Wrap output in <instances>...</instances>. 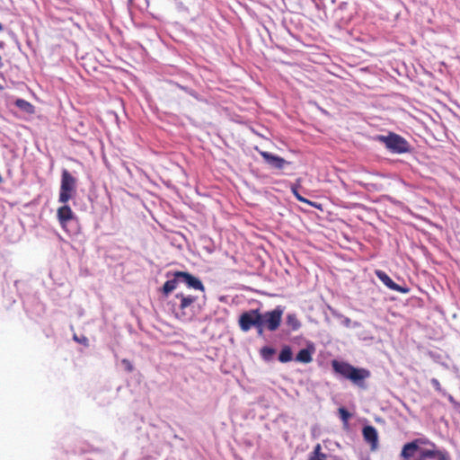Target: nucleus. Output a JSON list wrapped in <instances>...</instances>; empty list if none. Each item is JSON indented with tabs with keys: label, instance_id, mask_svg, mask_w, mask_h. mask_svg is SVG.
Here are the masks:
<instances>
[{
	"label": "nucleus",
	"instance_id": "obj_1",
	"mask_svg": "<svg viewBox=\"0 0 460 460\" xmlns=\"http://www.w3.org/2000/svg\"><path fill=\"white\" fill-rule=\"evenodd\" d=\"M332 367L335 374L350 380L353 384L363 386V382L370 376V372L365 368H357L352 365L333 359Z\"/></svg>",
	"mask_w": 460,
	"mask_h": 460
},
{
	"label": "nucleus",
	"instance_id": "obj_2",
	"mask_svg": "<svg viewBox=\"0 0 460 460\" xmlns=\"http://www.w3.org/2000/svg\"><path fill=\"white\" fill-rule=\"evenodd\" d=\"M175 297L180 300V304L173 310L175 317L181 321H190L194 315L193 308L198 297L183 293H178Z\"/></svg>",
	"mask_w": 460,
	"mask_h": 460
},
{
	"label": "nucleus",
	"instance_id": "obj_3",
	"mask_svg": "<svg viewBox=\"0 0 460 460\" xmlns=\"http://www.w3.org/2000/svg\"><path fill=\"white\" fill-rule=\"evenodd\" d=\"M77 180L66 169L61 173L58 202L66 204L76 194Z\"/></svg>",
	"mask_w": 460,
	"mask_h": 460
},
{
	"label": "nucleus",
	"instance_id": "obj_4",
	"mask_svg": "<svg viewBox=\"0 0 460 460\" xmlns=\"http://www.w3.org/2000/svg\"><path fill=\"white\" fill-rule=\"evenodd\" d=\"M238 323L243 332H248L255 327L258 333L262 334V314L259 309L243 312L239 317Z\"/></svg>",
	"mask_w": 460,
	"mask_h": 460
},
{
	"label": "nucleus",
	"instance_id": "obj_5",
	"mask_svg": "<svg viewBox=\"0 0 460 460\" xmlns=\"http://www.w3.org/2000/svg\"><path fill=\"white\" fill-rule=\"evenodd\" d=\"M377 138L392 153L403 154L410 151L409 143L402 137L395 133L391 132L387 136H378Z\"/></svg>",
	"mask_w": 460,
	"mask_h": 460
},
{
	"label": "nucleus",
	"instance_id": "obj_6",
	"mask_svg": "<svg viewBox=\"0 0 460 460\" xmlns=\"http://www.w3.org/2000/svg\"><path fill=\"white\" fill-rule=\"evenodd\" d=\"M282 314L283 309L280 306L262 314V330L267 328L270 332L276 331L281 323Z\"/></svg>",
	"mask_w": 460,
	"mask_h": 460
},
{
	"label": "nucleus",
	"instance_id": "obj_7",
	"mask_svg": "<svg viewBox=\"0 0 460 460\" xmlns=\"http://www.w3.org/2000/svg\"><path fill=\"white\" fill-rule=\"evenodd\" d=\"M170 275L171 272H167L166 276L169 277ZM172 275L173 277L180 278V281L186 283L189 288L200 290L202 292L205 291V287L201 280L187 271L177 270L172 272Z\"/></svg>",
	"mask_w": 460,
	"mask_h": 460
},
{
	"label": "nucleus",
	"instance_id": "obj_8",
	"mask_svg": "<svg viewBox=\"0 0 460 460\" xmlns=\"http://www.w3.org/2000/svg\"><path fill=\"white\" fill-rule=\"evenodd\" d=\"M260 155L263 158L265 163L270 165L271 168L281 170L286 165L290 164V162L285 160L284 158L269 153L267 151L258 150Z\"/></svg>",
	"mask_w": 460,
	"mask_h": 460
},
{
	"label": "nucleus",
	"instance_id": "obj_9",
	"mask_svg": "<svg viewBox=\"0 0 460 460\" xmlns=\"http://www.w3.org/2000/svg\"><path fill=\"white\" fill-rule=\"evenodd\" d=\"M376 277L385 285L388 288L394 291H397L402 294H407L410 291L409 288H403L396 284L385 271L377 270H376Z\"/></svg>",
	"mask_w": 460,
	"mask_h": 460
},
{
	"label": "nucleus",
	"instance_id": "obj_10",
	"mask_svg": "<svg viewBox=\"0 0 460 460\" xmlns=\"http://www.w3.org/2000/svg\"><path fill=\"white\" fill-rule=\"evenodd\" d=\"M307 460H341L337 456L328 455L323 452L322 445L317 443L308 454Z\"/></svg>",
	"mask_w": 460,
	"mask_h": 460
},
{
	"label": "nucleus",
	"instance_id": "obj_11",
	"mask_svg": "<svg viewBox=\"0 0 460 460\" xmlns=\"http://www.w3.org/2000/svg\"><path fill=\"white\" fill-rule=\"evenodd\" d=\"M57 217L60 226L63 228H65L67 222L73 219L74 212L72 211L71 208L66 203L64 204V206L58 208Z\"/></svg>",
	"mask_w": 460,
	"mask_h": 460
},
{
	"label": "nucleus",
	"instance_id": "obj_12",
	"mask_svg": "<svg viewBox=\"0 0 460 460\" xmlns=\"http://www.w3.org/2000/svg\"><path fill=\"white\" fill-rule=\"evenodd\" d=\"M364 439L371 444L372 449H376L378 443V435L376 429L373 426H366L362 430Z\"/></svg>",
	"mask_w": 460,
	"mask_h": 460
},
{
	"label": "nucleus",
	"instance_id": "obj_13",
	"mask_svg": "<svg viewBox=\"0 0 460 460\" xmlns=\"http://www.w3.org/2000/svg\"><path fill=\"white\" fill-rule=\"evenodd\" d=\"M14 104L26 114L32 115L35 113V106L26 100L16 99Z\"/></svg>",
	"mask_w": 460,
	"mask_h": 460
},
{
	"label": "nucleus",
	"instance_id": "obj_14",
	"mask_svg": "<svg viewBox=\"0 0 460 460\" xmlns=\"http://www.w3.org/2000/svg\"><path fill=\"white\" fill-rule=\"evenodd\" d=\"M314 349H302L296 357V360L301 363H310L313 360Z\"/></svg>",
	"mask_w": 460,
	"mask_h": 460
},
{
	"label": "nucleus",
	"instance_id": "obj_15",
	"mask_svg": "<svg viewBox=\"0 0 460 460\" xmlns=\"http://www.w3.org/2000/svg\"><path fill=\"white\" fill-rule=\"evenodd\" d=\"M180 281V278L173 277L172 279H169L165 281L162 288L163 294L167 296L170 293H172L174 289H176L178 283Z\"/></svg>",
	"mask_w": 460,
	"mask_h": 460
},
{
	"label": "nucleus",
	"instance_id": "obj_16",
	"mask_svg": "<svg viewBox=\"0 0 460 460\" xmlns=\"http://www.w3.org/2000/svg\"><path fill=\"white\" fill-rule=\"evenodd\" d=\"M418 450L419 449L417 447V445L413 441H411L403 446L402 450L401 452V456L405 459H409L411 456H413L414 453Z\"/></svg>",
	"mask_w": 460,
	"mask_h": 460
},
{
	"label": "nucleus",
	"instance_id": "obj_17",
	"mask_svg": "<svg viewBox=\"0 0 460 460\" xmlns=\"http://www.w3.org/2000/svg\"><path fill=\"white\" fill-rule=\"evenodd\" d=\"M300 180H297V182H299ZM300 187V183H297V184H293L291 186V191L292 193L294 194V196L296 197V199L297 200H299L300 202H303V203H305V204H309L314 208H317V206L315 205L314 202H312L310 200H308L307 199L304 198L303 196H301L298 192V188Z\"/></svg>",
	"mask_w": 460,
	"mask_h": 460
},
{
	"label": "nucleus",
	"instance_id": "obj_18",
	"mask_svg": "<svg viewBox=\"0 0 460 460\" xmlns=\"http://www.w3.org/2000/svg\"><path fill=\"white\" fill-rule=\"evenodd\" d=\"M293 353L289 346H284L279 355V360L281 363H287L292 360Z\"/></svg>",
	"mask_w": 460,
	"mask_h": 460
},
{
	"label": "nucleus",
	"instance_id": "obj_19",
	"mask_svg": "<svg viewBox=\"0 0 460 460\" xmlns=\"http://www.w3.org/2000/svg\"><path fill=\"white\" fill-rule=\"evenodd\" d=\"M286 322H287L288 326H289L292 331H297L301 326L300 321L298 320L296 315L294 314H288Z\"/></svg>",
	"mask_w": 460,
	"mask_h": 460
},
{
	"label": "nucleus",
	"instance_id": "obj_20",
	"mask_svg": "<svg viewBox=\"0 0 460 460\" xmlns=\"http://www.w3.org/2000/svg\"><path fill=\"white\" fill-rule=\"evenodd\" d=\"M438 451L439 450H438L437 447L436 448L430 447L428 449H420V458L421 459L435 458Z\"/></svg>",
	"mask_w": 460,
	"mask_h": 460
},
{
	"label": "nucleus",
	"instance_id": "obj_21",
	"mask_svg": "<svg viewBox=\"0 0 460 460\" xmlns=\"http://www.w3.org/2000/svg\"><path fill=\"white\" fill-rule=\"evenodd\" d=\"M274 354H275V349L271 347L266 346V347L261 348V356L265 360H270Z\"/></svg>",
	"mask_w": 460,
	"mask_h": 460
},
{
	"label": "nucleus",
	"instance_id": "obj_22",
	"mask_svg": "<svg viewBox=\"0 0 460 460\" xmlns=\"http://www.w3.org/2000/svg\"><path fill=\"white\" fill-rule=\"evenodd\" d=\"M413 442L417 445L418 449H420V445H428V446H429L430 447H433V448L437 447L435 443L431 442L429 439H428L426 438H416V439L413 440Z\"/></svg>",
	"mask_w": 460,
	"mask_h": 460
},
{
	"label": "nucleus",
	"instance_id": "obj_23",
	"mask_svg": "<svg viewBox=\"0 0 460 460\" xmlns=\"http://www.w3.org/2000/svg\"><path fill=\"white\" fill-rule=\"evenodd\" d=\"M435 458L438 460H450L448 453L444 450H439Z\"/></svg>",
	"mask_w": 460,
	"mask_h": 460
},
{
	"label": "nucleus",
	"instance_id": "obj_24",
	"mask_svg": "<svg viewBox=\"0 0 460 460\" xmlns=\"http://www.w3.org/2000/svg\"><path fill=\"white\" fill-rule=\"evenodd\" d=\"M339 414L343 421H347L350 417L349 412L345 408H340Z\"/></svg>",
	"mask_w": 460,
	"mask_h": 460
},
{
	"label": "nucleus",
	"instance_id": "obj_25",
	"mask_svg": "<svg viewBox=\"0 0 460 460\" xmlns=\"http://www.w3.org/2000/svg\"><path fill=\"white\" fill-rule=\"evenodd\" d=\"M122 364L125 366V368L128 372H132L134 367H133V365L131 364V362L128 360V359H122Z\"/></svg>",
	"mask_w": 460,
	"mask_h": 460
},
{
	"label": "nucleus",
	"instance_id": "obj_26",
	"mask_svg": "<svg viewBox=\"0 0 460 460\" xmlns=\"http://www.w3.org/2000/svg\"><path fill=\"white\" fill-rule=\"evenodd\" d=\"M431 384L433 385V386L435 387V389L437 391L441 390V385L438 379H436V378L431 379Z\"/></svg>",
	"mask_w": 460,
	"mask_h": 460
},
{
	"label": "nucleus",
	"instance_id": "obj_27",
	"mask_svg": "<svg viewBox=\"0 0 460 460\" xmlns=\"http://www.w3.org/2000/svg\"><path fill=\"white\" fill-rule=\"evenodd\" d=\"M4 90V86L2 84H0V91H3Z\"/></svg>",
	"mask_w": 460,
	"mask_h": 460
},
{
	"label": "nucleus",
	"instance_id": "obj_28",
	"mask_svg": "<svg viewBox=\"0 0 460 460\" xmlns=\"http://www.w3.org/2000/svg\"><path fill=\"white\" fill-rule=\"evenodd\" d=\"M2 30H3V26H2V24L0 23V31H2Z\"/></svg>",
	"mask_w": 460,
	"mask_h": 460
}]
</instances>
